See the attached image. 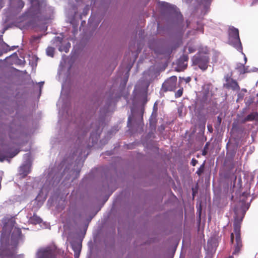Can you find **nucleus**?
<instances>
[{
  "label": "nucleus",
  "mask_w": 258,
  "mask_h": 258,
  "mask_svg": "<svg viewBox=\"0 0 258 258\" xmlns=\"http://www.w3.org/2000/svg\"><path fill=\"white\" fill-rule=\"evenodd\" d=\"M2 222L4 225L0 237V257L14 258L17 246L23 241L24 236L20 228L14 227V217H5Z\"/></svg>",
  "instance_id": "obj_1"
},
{
  "label": "nucleus",
  "mask_w": 258,
  "mask_h": 258,
  "mask_svg": "<svg viewBox=\"0 0 258 258\" xmlns=\"http://www.w3.org/2000/svg\"><path fill=\"white\" fill-rule=\"evenodd\" d=\"M246 211H233V230L231 234V242L233 245V255H238L242 247L240 235L241 222L245 214Z\"/></svg>",
  "instance_id": "obj_2"
},
{
  "label": "nucleus",
  "mask_w": 258,
  "mask_h": 258,
  "mask_svg": "<svg viewBox=\"0 0 258 258\" xmlns=\"http://www.w3.org/2000/svg\"><path fill=\"white\" fill-rule=\"evenodd\" d=\"M209 57L206 52L200 51L192 58L194 65L198 66L203 71L207 69L209 62Z\"/></svg>",
  "instance_id": "obj_3"
},
{
  "label": "nucleus",
  "mask_w": 258,
  "mask_h": 258,
  "mask_svg": "<svg viewBox=\"0 0 258 258\" xmlns=\"http://www.w3.org/2000/svg\"><path fill=\"white\" fill-rule=\"evenodd\" d=\"M228 43L239 51H242V46L240 40L238 29L233 27L230 28L228 31Z\"/></svg>",
  "instance_id": "obj_4"
},
{
  "label": "nucleus",
  "mask_w": 258,
  "mask_h": 258,
  "mask_svg": "<svg viewBox=\"0 0 258 258\" xmlns=\"http://www.w3.org/2000/svg\"><path fill=\"white\" fill-rule=\"evenodd\" d=\"M80 212L76 216V222L84 224L86 230L89 222L97 213V211H79Z\"/></svg>",
  "instance_id": "obj_5"
},
{
  "label": "nucleus",
  "mask_w": 258,
  "mask_h": 258,
  "mask_svg": "<svg viewBox=\"0 0 258 258\" xmlns=\"http://www.w3.org/2000/svg\"><path fill=\"white\" fill-rule=\"evenodd\" d=\"M31 4V6L25 12V17L28 18H38L41 13V6L38 0H29Z\"/></svg>",
  "instance_id": "obj_6"
},
{
  "label": "nucleus",
  "mask_w": 258,
  "mask_h": 258,
  "mask_svg": "<svg viewBox=\"0 0 258 258\" xmlns=\"http://www.w3.org/2000/svg\"><path fill=\"white\" fill-rule=\"evenodd\" d=\"M177 80V77L175 76L167 79L162 84V90L164 92L174 91L176 87Z\"/></svg>",
  "instance_id": "obj_7"
},
{
  "label": "nucleus",
  "mask_w": 258,
  "mask_h": 258,
  "mask_svg": "<svg viewBox=\"0 0 258 258\" xmlns=\"http://www.w3.org/2000/svg\"><path fill=\"white\" fill-rule=\"evenodd\" d=\"M36 258H55L54 251L50 247L39 248Z\"/></svg>",
  "instance_id": "obj_8"
},
{
  "label": "nucleus",
  "mask_w": 258,
  "mask_h": 258,
  "mask_svg": "<svg viewBox=\"0 0 258 258\" xmlns=\"http://www.w3.org/2000/svg\"><path fill=\"white\" fill-rule=\"evenodd\" d=\"M226 83L224 84V87L227 89H231L233 91H239L240 87L237 82L231 78L229 75H226L224 77Z\"/></svg>",
  "instance_id": "obj_9"
},
{
  "label": "nucleus",
  "mask_w": 258,
  "mask_h": 258,
  "mask_svg": "<svg viewBox=\"0 0 258 258\" xmlns=\"http://www.w3.org/2000/svg\"><path fill=\"white\" fill-rule=\"evenodd\" d=\"M18 153V151H12L8 146H4L0 150V161H3L8 158H12Z\"/></svg>",
  "instance_id": "obj_10"
},
{
  "label": "nucleus",
  "mask_w": 258,
  "mask_h": 258,
  "mask_svg": "<svg viewBox=\"0 0 258 258\" xmlns=\"http://www.w3.org/2000/svg\"><path fill=\"white\" fill-rule=\"evenodd\" d=\"M27 217L28 219V222L33 224H39L44 228H50V226L49 224L47 222L42 223V220L41 218L35 213L33 214V216H31V214H28L27 215Z\"/></svg>",
  "instance_id": "obj_11"
},
{
  "label": "nucleus",
  "mask_w": 258,
  "mask_h": 258,
  "mask_svg": "<svg viewBox=\"0 0 258 258\" xmlns=\"http://www.w3.org/2000/svg\"><path fill=\"white\" fill-rule=\"evenodd\" d=\"M188 56L186 54H183L181 56L177 61V70L182 71L185 70L187 66Z\"/></svg>",
  "instance_id": "obj_12"
},
{
  "label": "nucleus",
  "mask_w": 258,
  "mask_h": 258,
  "mask_svg": "<svg viewBox=\"0 0 258 258\" xmlns=\"http://www.w3.org/2000/svg\"><path fill=\"white\" fill-rule=\"evenodd\" d=\"M31 171V167L28 164L23 165L20 167L19 173L22 178H25Z\"/></svg>",
  "instance_id": "obj_13"
},
{
  "label": "nucleus",
  "mask_w": 258,
  "mask_h": 258,
  "mask_svg": "<svg viewBox=\"0 0 258 258\" xmlns=\"http://www.w3.org/2000/svg\"><path fill=\"white\" fill-rule=\"evenodd\" d=\"M71 246L74 251L75 258H79L82 247L81 244L80 242H74L71 243Z\"/></svg>",
  "instance_id": "obj_14"
},
{
  "label": "nucleus",
  "mask_w": 258,
  "mask_h": 258,
  "mask_svg": "<svg viewBox=\"0 0 258 258\" xmlns=\"http://www.w3.org/2000/svg\"><path fill=\"white\" fill-rule=\"evenodd\" d=\"M258 119V113L257 112H252L246 116L242 121L243 123L247 121H253Z\"/></svg>",
  "instance_id": "obj_15"
},
{
  "label": "nucleus",
  "mask_w": 258,
  "mask_h": 258,
  "mask_svg": "<svg viewBox=\"0 0 258 258\" xmlns=\"http://www.w3.org/2000/svg\"><path fill=\"white\" fill-rule=\"evenodd\" d=\"M159 6L162 9L167 11L173 8V7L169 3L164 2H160L159 3Z\"/></svg>",
  "instance_id": "obj_16"
},
{
  "label": "nucleus",
  "mask_w": 258,
  "mask_h": 258,
  "mask_svg": "<svg viewBox=\"0 0 258 258\" xmlns=\"http://www.w3.org/2000/svg\"><path fill=\"white\" fill-rule=\"evenodd\" d=\"M205 170V162H204L199 168L196 172V173L200 176L204 172Z\"/></svg>",
  "instance_id": "obj_17"
},
{
  "label": "nucleus",
  "mask_w": 258,
  "mask_h": 258,
  "mask_svg": "<svg viewBox=\"0 0 258 258\" xmlns=\"http://www.w3.org/2000/svg\"><path fill=\"white\" fill-rule=\"evenodd\" d=\"M54 53V49L52 47H48L46 49V53L47 55L53 57Z\"/></svg>",
  "instance_id": "obj_18"
},
{
  "label": "nucleus",
  "mask_w": 258,
  "mask_h": 258,
  "mask_svg": "<svg viewBox=\"0 0 258 258\" xmlns=\"http://www.w3.org/2000/svg\"><path fill=\"white\" fill-rule=\"evenodd\" d=\"M182 93H183V89H179L176 93H175V97L176 98H179L180 97H181L182 95Z\"/></svg>",
  "instance_id": "obj_19"
},
{
  "label": "nucleus",
  "mask_w": 258,
  "mask_h": 258,
  "mask_svg": "<svg viewBox=\"0 0 258 258\" xmlns=\"http://www.w3.org/2000/svg\"><path fill=\"white\" fill-rule=\"evenodd\" d=\"M198 161L195 158H192L191 161V164L192 166H195L198 163Z\"/></svg>",
  "instance_id": "obj_20"
},
{
  "label": "nucleus",
  "mask_w": 258,
  "mask_h": 258,
  "mask_svg": "<svg viewBox=\"0 0 258 258\" xmlns=\"http://www.w3.org/2000/svg\"><path fill=\"white\" fill-rule=\"evenodd\" d=\"M240 74H245V73H247V71L246 70L244 66H242V68L239 71Z\"/></svg>",
  "instance_id": "obj_21"
},
{
  "label": "nucleus",
  "mask_w": 258,
  "mask_h": 258,
  "mask_svg": "<svg viewBox=\"0 0 258 258\" xmlns=\"http://www.w3.org/2000/svg\"><path fill=\"white\" fill-rule=\"evenodd\" d=\"M188 51L189 53L194 52L196 50V48H195L192 47H191V46L188 47Z\"/></svg>",
  "instance_id": "obj_22"
},
{
  "label": "nucleus",
  "mask_w": 258,
  "mask_h": 258,
  "mask_svg": "<svg viewBox=\"0 0 258 258\" xmlns=\"http://www.w3.org/2000/svg\"><path fill=\"white\" fill-rule=\"evenodd\" d=\"M24 5H25L24 2H23V1H22L21 0H20V1H19V7L20 8H23V7H24Z\"/></svg>",
  "instance_id": "obj_23"
},
{
  "label": "nucleus",
  "mask_w": 258,
  "mask_h": 258,
  "mask_svg": "<svg viewBox=\"0 0 258 258\" xmlns=\"http://www.w3.org/2000/svg\"><path fill=\"white\" fill-rule=\"evenodd\" d=\"M185 82L186 83H189L191 81V78L190 77H187L184 79Z\"/></svg>",
  "instance_id": "obj_24"
},
{
  "label": "nucleus",
  "mask_w": 258,
  "mask_h": 258,
  "mask_svg": "<svg viewBox=\"0 0 258 258\" xmlns=\"http://www.w3.org/2000/svg\"><path fill=\"white\" fill-rule=\"evenodd\" d=\"M243 96L241 94H238V100H242L243 99Z\"/></svg>",
  "instance_id": "obj_25"
},
{
  "label": "nucleus",
  "mask_w": 258,
  "mask_h": 258,
  "mask_svg": "<svg viewBox=\"0 0 258 258\" xmlns=\"http://www.w3.org/2000/svg\"><path fill=\"white\" fill-rule=\"evenodd\" d=\"M253 102V100L252 99H251L249 101H247L246 102H245V104L247 105H249L251 102Z\"/></svg>",
  "instance_id": "obj_26"
},
{
  "label": "nucleus",
  "mask_w": 258,
  "mask_h": 258,
  "mask_svg": "<svg viewBox=\"0 0 258 258\" xmlns=\"http://www.w3.org/2000/svg\"><path fill=\"white\" fill-rule=\"evenodd\" d=\"M217 120H218V124H220L222 121V118L220 117V116H218Z\"/></svg>",
  "instance_id": "obj_27"
},
{
  "label": "nucleus",
  "mask_w": 258,
  "mask_h": 258,
  "mask_svg": "<svg viewBox=\"0 0 258 258\" xmlns=\"http://www.w3.org/2000/svg\"><path fill=\"white\" fill-rule=\"evenodd\" d=\"M201 214H202V211H198L197 215H199L200 218L201 217Z\"/></svg>",
  "instance_id": "obj_28"
},
{
  "label": "nucleus",
  "mask_w": 258,
  "mask_h": 258,
  "mask_svg": "<svg viewBox=\"0 0 258 258\" xmlns=\"http://www.w3.org/2000/svg\"><path fill=\"white\" fill-rule=\"evenodd\" d=\"M199 30H200L202 33L204 32V28H203V26H201V29L199 28L198 29Z\"/></svg>",
  "instance_id": "obj_29"
},
{
  "label": "nucleus",
  "mask_w": 258,
  "mask_h": 258,
  "mask_svg": "<svg viewBox=\"0 0 258 258\" xmlns=\"http://www.w3.org/2000/svg\"><path fill=\"white\" fill-rule=\"evenodd\" d=\"M203 155H205L206 154V152H203V154H202Z\"/></svg>",
  "instance_id": "obj_30"
},
{
  "label": "nucleus",
  "mask_w": 258,
  "mask_h": 258,
  "mask_svg": "<svg viewBox=\"0 0 258 258\" xmlns=\"http://www.w3.org/2000/svg\"><path fill=\"white\" fill-rule=\"evenodd\" d=\"M69 51L68 49H67L66 50H65V52H68Z\"/></svg>",
  "instance_id": "obj_31"
},
{
  "label": "nucleus",
  "mask_w": 258,
  "mask_h": 258,
  "mask_svg": "<svg viewBox=\"0 0 258 258\" xmlns=\"http://www.w3.org/2000/svg\"><path fill=\"white\" fill-rule=\"evenodd\" d=\"M256 96L258 97V93L256 94ZM257 102L258 103V99L257 100Z\"/></svg>",
  "instance_id": "obj_32"
},
{
  "label": "nucleus",
  "mask_w": 258,
  "mask_h": 258,
  "mask_svg": "<svg viewBox=\"0 0 258 258\" xmlns=\"http://www.w3.org/2000/svg\"><path fill=\"white\" fill-rule=\"evenodd\" d=\"M210 127H211V128H210V127H209V130H211V128L212 130V126H211Z\"/></svg>",
  "instance_id": "obj_33"
},
{
  "label": "nucleus",
  "mask_w": 258,
  "mask_h": 258,
  "mask_svg": "<svg viewBox=\"0 0 258 258\" xmlns=\"http://www.w3.org/2000/svg\"><path fill=\"white\" fill-rule=\"evenodd\" d=\"M210 127H211V128H210V127H209V130H211V128L212 130V126H211Z\"/></svg>",
  "instance_id": "obj_34"
},
{
  "label": "nucleus",
  "mask_w": 258,
  "mask_h": 258,
  "mask_svg": "<svg viewBox=\"0 0 258 258\" xmlns=\"http://www.w3.org/2000/svg\"><path fill=\"white\" fill-rule=\"evenodd\" d=\"M229 258H233L232 256H230Z\"/></svg>",
  "instance_id": "obj_35"
}]
</instances>
